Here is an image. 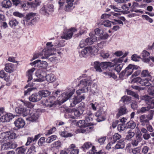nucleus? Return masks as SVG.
Returning <instances> with one entry per match:
<instances>
[{
    "label": "nucleus",
    "mask_w": 154,
    "mask_h": 154,
    "mask_svg": "<svg viewBox=\"0 0 154 154\" xmlns=\"http://www.w3.org/2000/svg\"><path fill=\"white\" fill-rule=\"evenodd\" d=\"M77 125L78 126L81 128L88 127L86 129L88 130H90L93 128L92 126L90 127L91 125H93V124L90 122H87V121H85V119L78 121Z\"/></svg>",
    "instance_id": "5"
},
{
    "label": "nucleus",
    "mask_w": 154,
    "mask_h": 154,
    "mask_svg": "<svg viewBox=\"0 0 154 154\" xmlns=\"http://www.w3.org/2000/svg\"><path fill=\"white\" fill-rule=\"evenodd\" d=\"M76 31V29L74 28H71L70 29L68 30L67 32L66 33L61 37L63 39L66 40H68L71 38L73 34V32H75Z\"/></svg>",
    "instance_id": "13"
},
{
    "label": "nucleus",
    "mask_w": 154,
    "mask_h": 154,
    "mask_svg": "<svg viewBox=\"0 0 154 154\" xmlns=\"http://www.w3.org/2000/svg\"><path fill=\"white\" fill-rule=\"evenodd\" d=\"M85 99V96L83 95L81 97L78 96H74L71 100V106L72 107H74L75 105L81 102L82 100Z\"/></svg>",
    "instance_id": "7"
},
{
    "label": "nucleus",
    "mask_w": 154,
    "mask_h": 154,
    "mask_svg": "<svg viewBox=\"0 0 154 154\" xmlns=\"http://www.w3.org/2000/svg\"><path fill=\"white\" fill-rule=\"evenodd\" d=\"M60 135L64 137H71L72 134L71 133H68L66 131H63L61 132Z\"/></svg>",
    "instance_id": "50"
},
{
    "label": "nucleus",
    "mask_w": 154,
    "mask_h": 154,
    "mask_svg": "<svg viewBox=\"0 0 154 154\" xmlns=\"http://www.w3.org/2000/svg\"><path fill=\"white\" fill-rule=\"evenodd\" d=\"M92 144L91 143L88 142L85 143L82 146V148L84 150L86 149H88L89 148L92 147Z\"/></svg>",
    "instance_id": "37"
},
{
    "label": "nucleus",
    "mask_w": 154,
    "mask_h": 154,
    "mask_svg": "<svg viewBox=\"0 0 154 154\" xmlns=\"http://www.w3.org/2000/svg\"><path fill=\"white\" fill-rule=\"evenodd\" d=\"M15 126L17 129L23 128L25 125L24 120L22 118H18L14 122Z\"/></svg>",
    "instance_id": "12"
},
{
    "label": "nucleus",
    "mask_w": 154,
    "mask_h": 154,
    "mask_svg": "<svg viewBox=\"0 0 154 154\" xmlns=\"http://www.w3.org/2000/svg\"><path fill=\"white\" fill-rule=\"evenodd\" d=\"M35 13H30L27 14L25 17V20L21 21V23L24 26L32 25L34 24L38 20V18L36 16Z\"/></svg>",
    "instance_id": "1"
},
{
    "label": "nucleus",
    "mask_w": 154,
    "mask_h": 154,
    "mask_svg": "<svg viewBox=\"0 0 154 154\" xmlns=\"http://www.w3.org/2000/svg\"><path fill=\"white\" fill-rule=\"evenodd\" d=\"M0 121L2 122H9V119L7 115L2 116L0 118Z\"/></svg>",
    "instance_id": "48"
},
{
    "label": "nucleus",
    "mask_w": 154,
    "mask_h": 154,
    "mask_svg": "<svg viewBox=\"0 0 154 154\" xmlns=\"http://www.w3.org/2000/svg\"><path fill=\"white\" fill-rule=\"evenodd\" d=\"M38 93L41 97V99L42 97L48 96L50 94V92L46 90H42L39 91Z\"/></svg>",
    "instance_id": "28"
},
{
    "label": "nucleus",
    "mask_w": 154,
    "mask_h": 154,
    "mask_svg": "<svg viewBox=\"0 0 154 154\" xmlns=\"http://www.w3.org/2000/svg\"><path fill=\"white\" fill-rule=\"evenodd\" d=\"M128 54V52H125V53L123 55L122 57H120L119 58H116L114 60V61L115 62L117 63H122L123 60V58L125 57Z\"/></svg>",
    "instance_id": "41"
},
{
    "label": "nucleus",
    "mask_w": 154,
    "mask_h": 154,
    "mask_svg": "<svg viewBox=\"0 0 154 154\" xmlns=\"http://www.w3.org/2000/svg\"><path fill=\"white\" fill-rule=\"evenodd\" d=\"M31 110L27 109L24 107V110H22L20 116H25L29 115L30 112Z\"/></svg>",
    "instance_id": "39"
},
{
    "label": "nucleus",
    "mask_w": 154,
    "mask_h": 154,
    "mask_svg": "<svg viewBox=\"0 0 154 154\" xmlns=\"http://www.w3.org/2000/svg\"><path fill=\"white\" fill-rule=\"evenodd\" d=\"M124 147V143L123 141L121 142H118L115 146V148L117 149H123Z\"/></svg>",
    "instance_id": "52"
},
{
    "label": "nucleus",
    "mask_w": 154,
    "mask_h": 154,
    "mask_svg": "<svg viewBox=\"0 0 154 154\" xmlns=\"http://www.w3.org/2000/svg\"><path fill=\"white\" fill-rule=\"evenodd\" d=\"M13 5L15 6H19L22 8L26 6V4L21 0H12Z\"/></svg>",
    "instance_id": "21"
},
{
    "label": "nucleus",
    "mask_w": 154,
    "mask_h": 154,
    "mask_svg": "<svg viewBox=\"0 0 154 154\" xmlns=\"http://www.w3.org/2000/svg\"><path fill=\"white\" fill-rule=\"evenodd\" d=\"M39 12L40 14L46 16H48L49 15L48 9L45 6H43L39 10Z\"/></svg>",
    "instance_id": "30"
},
{
    "label": "nucleus",
    "mask_w": 154,
    "mask_h": 154,
    "mask_svg": "<svg viewBox=\"0 0 154 154\" xmlns=\"http://www.w3.org/2000/svg\"><path fill=\"white\" fill-rule=\"evenodd\" d=\"M26 149L23 147L17 148L16 149V154H24Z\"/></svg>",
    "instance_id": "42"
},
{
    "label": "nucleus",
    "mask_w": 154,
    "mask_h": 154,
    "mask_svg": "<svg viewBox=\"0 0 154 154\" xmlns=\"http://www.w3.org/2000/svg\"><path fill=\"white\" fill-rule=\"evenodd\" d=\"M46 142L45 138L44 137H41L38 140V145L40 146H42L44 143Z\"/></svg>",
    "instance_id": "47"
},
{
    "label": "nucleus",
    "mask_w": 154,
    "mask_h": 154,
    "mask_svg": "<svg viewBox=\"0 0 154 154\" xmlns=\"http://www.w3.org/2000/svg\"><path fill=\"white\" fill-rule=\"evenodd\" d=\"M139 68L138 66L129 64L125 69L126 72V76H128L130 75L134 70H136Z\"/></svg>",
    "instance_id": "10"
},
{
    "label": "nucleus",
    "mask_w": 154,
    "mask_h": 154,
    "mask_svg": "<svg viewBox=\"0 0 154 154\" xmlns=\"http://www.w3.org/2000/svg\"><path fill=\"white\" fill-rule=\"evenodd\" d=\"M135 133L134 132H132L131 130H129L126 136L125 139L128 140H130L134 135Z\"/></svg>",
    "instance_id": "36"
},
{
    "label": "nucleus",
    "mask_w": 154,
    "mask_h": 154,
    "mask_svg": "<svg viewBox=\"0 0 154 154\" xmlns=\"http://www.w3.org/2000/svg\"><path fill=\"white\" fill-rule=\"evenodd\" d=\"M131 58V60L133 61H139V59L140 58V57L136 54H134L132 55Z\"/></svg>",
    "instance_id": "59"
},
{
    "label": "nucleus",
    "mask_w": 154,
    "mask_h": 154,
    "mask_svg": "<svg viewBox=\"0 0 154 154\" xmlns=\"http://www.w3.org/2000/svg\"><path fill=\"white\" fill-rule=\"evenodd\" d=\"M149 55V53L145 50H144L141 53V56L144 59L145 58Z\"/></svg>",
    "instance_id": "60"
},
{
    "label": "nucleus",
    "mask_w": 154,
    "mask_h": 154,
    "mask_svg": "<svg viewBox=\"0 0 154 154\" xmlns=\"http://www.w3.org/2000/svg\"><path fill=\"white\" fill-rule=\"evenodd\" d=\"M51 44V42H48L47 43L46 45L47 46V49L43 50L42 53L44 56L42 57V59L48 58L52 55V51H54L56 50L55 48L53 47L54 45Z\"/></svg>",
    "instance_id": "3"
},
{
    "label": "nucleus",
    "mask_w": 154,
    "mask_h": 154,
    "mask_svg": "<svg viewBox=\"0 0 154 154\" xmlns=\"http://www.w3.org/2000/svg\"><path fill=\"white\" fill-rule=\"evenodd\" d=\"M8 132V139H12L15 138L16 134L15 133L12 131H9Z\"/></svg>",
    "instance_id": "43"
},
{
    "label": "nucleus",
    "mask_w": 154,
    "mask_h": 154,
    "mask_svg": "<svg viewBox=\"0 0 154 154\" xmlns=\"http://www.w3.org/2000/svg\"><path fill=\"white\" fill-rule=\"evenodd\" d=\"M150 73L149 72L148 70H144L142 71L141 73V75L143 77H149L150 76Z\"/></svg>",
    "instance_id": "51"
},
{
    "label": "nucleus",
    "mask_w": 154,
    "mask_h": 154,
    "mask_svg": "<svg viewBox=\"0 0 154 154\" xmlns=\"http://www.w3.org/2000/svg\"><path fill=\"white\" fill-rule=\"evenodd\" d=\"M90 37L86 38L85 40L87 45H90L93 44L94 42L97 41V37L94 35L92 33L89 34Z\"/></svg>",
    "instance_id": "14"
},
{
    "label": "nucleus",
    "mask_w": 154,
    "mask_h": 154,
    "mask_svg": "<svg viewBox=\"0 0 154 154\" xmlns=\"http://www.w3.org/2000/svg\"><path fill=\"white\" fill-rule=\"evenodd\" d=\"M92 82V80L90 77H86L82 79L80 81V83L78 85L80 86L81 85H84L83 87H88L86 86L91 85Z\"/></svg>",
    "instance_id": "8"
},
{
    "label": "nucleus",
    "mask_w": 154,
    "mask_h": 154,
    "mask_svg": "<svg viewBox=\"0 0 154 154\" xmlns=\"http://www.w3.org/2000/svg\"><path fill=\"white\" fill-rule=\"evenodd\" d=\"M131 97L127 96H124L121 98V101L124 104L123 106L130 103L131 102Z\"/></svg>",
    "instance_id": "23"
},
{
    "label": "nucleus",
    "mask_w": 154,
    "mask_h": 154,
    "mask_svg": "<svg viewBox=\"0 0 154 154\" xmlns=\"http://www.w3.org/2000/svg\"><path fill=\"white\" fill-rule=\"evenodd\" d=\"M100 56L103 59H107L110 56L108 52H105L104 51H102L100 53Z\"/></svg>",
    "instance_id": "40"
},
{
    "label": "nucleus",
    "mask_w": 154,
    "mask_h": 154,
    "mask_svg": "<svg viewBox=\"0 0 154 154\" xmlns=\"http://www.w3.org/2000/svg\"><path fill=\"white\" fill-rule=\"evenodd\" d=\"M73 94L74 92L73 91L66 92L63 93L62 94L63 103L64 102L68 100Z\"/></svg>",
    "instance_id": "18"
},
{
    "label": "nucleus",
    "mask_w": 154,
    "mask_h": 154,
    "mask_svg": "<svg viewBox=\"0 0 154 154\" xmlns=\"http://www.w3.org/2000/svg\"><path fill=\"white\" fill-rule=\"evenodd\" d=\"M8 131L1 133L0 134V139L2 140H8Z\"/></svg>",
    "instance_id": "46"
},
{
    "label": "nucleus",
    "mask_w": 154,
    "mask_h": 154,
    "mask_svg": "<svg viewBox=\"0 0 154 154\" xmlns=\"http://www.w3.org/2000/svg\"><path fill=\"white\" fill-rule=\"evenodd\" d=\"M88 87H83L81 89H79L76 91V93L78 95H80L81 94L86 92L90 89Z\"/></svg>",
    "instance_id": "34"
},
{
    "label": "nucleus",
    "mask_w": 154,
    "mask_h": 154,
    "mask_svg": "<svg viewBox=\"0 0 154 154\" xmlns=\"http://www.w3.org/2000/svg\"><path fill=\"white\" fill-rule=\"evenodd\" d=\"M19 23L18 21L16 19L13 18L9 20L8 24L11 28H15Z\"/></svg>",
    "instance_id": "25"
},
{
    "label": "nucleus",
    "mask_w": 154,
    "mask_h": 154,
    "mask_svg": "<svg viewBox=\"0 0 154 154\" xmlns=\"http://www.w3.org/2000/svg\"><path fill=\"white\" fill-rule=\"evenodd\" d=\"M12 5L11 2L10 0H4L1 3L2 7L5 8H9Z\"/></svg>",
    "instance_id": "22"
},
{
    "label": "nucleus",
    "mask_w": 154,
    "mask_h": 154,
    "mask_svg": "<svg viewBox=\"0 0 154 154\" xmlns=\"http://www.w3.org/2000/svg\"><path fill=\"white\" fill-rule=\"evenodd\" d=\"M24 110V107L21 106L18 107H17L15 109V111L17 114H19L20 115L21 113L22 110Z\"/></svg>",
    "instance_id": "58"
},
{
    "label": "nucleus",
    "mask_w": 154,
    "mask_h": 154,
    "mask_svg": "<svg viewBox=\"0 0 154 154\" xmlns=\"http://www.w3.org/2000/svg\"><path fill=\"white\" fill-rule=\"evenodd\" d=\"M140 99L145 101L149 109H151L154 108V99L152 98L149 96L145 95L141 96Z\"/></svg>",
    "instance_id": "4"
},
{
    "label": "nucleus",
    "mask_w": 154,
    "mask_h": 154,
    "mask_svg": "<svg viewBox=\"0 0 154 154\" xmlns=\"http://www.w3.org/2000/svg\"><path fill=\"white\" fill-rule=\"evenodd\" d=\"M30 4L31 7L35 8L38 6H39L40 5L41 2H31Z\"/></svg>",
    "instance_id": "63"
},
{
    "label": "nucleus",
    "mask_w": 154,
    "mask_h": 154,
    "mask_svg": "<svg viewBox=\"0 0 154 154\" xmlns=\"http://www.w3.org/2000/svg\"><path fill=\"white\" fill-rule=\"evenodd\" d=\"M93 116V114L90 112L87 113L85 116V121H87V122H90L92 121Z\"/></svg>",
    "instance_id": "32"
},
{
    "label": "nucleus",
    "mask_w": 154,
    "mask_h": 154,
    "mask_svg": "<svg viewBox=\"0 0 154 154\" xmlns=\"http://www.w3.org/2000/svg\"><path fill=\"white\" fill-rule=\"evenodd\" d=\"M118 112L116 117L119 118L120 116L127 114L128 112V110L125 106H121L118 109Z\"/></svg>",
    "instance_id": "9"
},
{
    "label": "nucleus",
    "mask_w": 154,
    "mask_h": 154,
    "mask_svg": "<svg viewBox=\"0 0 154 154\" xmlns=\"http://www.w3.org/2000/svg\"><path fill=\"white\" fill-rule=\"evenodd\" d=\"M35 68H32L31 69L28 70L27 73V76L28 77V80L27 81V82H29L32 80V74L33 72L35 70Z\"/></svg>",
    "instance_id": "29"
},
{
    "label": "nucleus",
    "mask_w": 154,
    "mask_h": 154,
    "mask_svg": "<svg viewBox=\"0 0 154 154\" xmlns=\"http://www.w3.org/2000/svg\"><path fill=\"white\" fill-rule=\"evenodd\" d=\"M139 121L140 125L143 126H145L149 124L147 115H143L140 116L139 118Z\"/></svg>",
    "instance_id": "16"
},
{
    "label": "nucleus",
    "mask_w": 154,
    "mask_h": 154,
    "mask_svg": "<svg viewBox=\"0 0 154 154\" xmlns=\"http://www.w3.org/2000/svg\"><path fill=\"white\" fill-rule=\"evenodd\" d=\"M46 7L47 8L48 11H49L52 12L54 11V6L53 5L51 4H48L47 6Z\"/></svg>",
    "instance_id": "62"
},
{
    "label": "nucleus",
    "mask_w": 154,
    "mask_h": 154,
    "mask_svg": "<svg viewBox=\"0 0 154 154\" xmlns=\"http://www.w3.org/2000/svg\"><path fill=\"white\" fill-rule=\"evenodd\" d=\"M53 97H50L49 98L44 99L41 101V103L44 106L49 108L54 106V101L53 100Z\"/></svg>",
    "instance_id": "6"
},
{
    "label": "nucleus",
    "mask_w": 154,
    "mask_h": 154,
    "mask_svg": "<svg viewBox=\"0 0 154 154\" xmlns=\"http://www.w3.org/2000/svg\"><path fill=\"white\" fill-rule=\"evenodd\" d=\"M30 116L27 118L26 120L32 122L36 121L39 117L38 113L37 112H34L32 114H30Z\"/></svg>",
    "instance_id": "20"
},
{
    "label": "nucleus",
    "mask_w": 154,
    "mask_h": 154,
    "mask_svg": "<svg viewBox=\"0 0 154 154\" xmlns=\"http://www.w3.org/2000/svg\"><path fill=\"white\" fill-rule=\"evenodd\" d=\"M126 127L127 128L133 129L136 127V123L133 121H130L127 123Z\"/></svg>",
    "instance_id": "33"
},
{
    "label": "nucleus",
    "mask_w": 154,
    "mask_h": 154,
    "mask_svg": "<svg viewBox=\"0 0 154 154\" xmlns=\"http://www.w3.org/2000/svg\"><path fill=\"white\" fill-rule=\"evenodd\" d=\"M85 103L83 102L81 103L78 107V109L83 112L85 109Z\"/></svg>",
    "instance_id": "55"
},
{
    "label": "nucleus",
    "mask_w": 154,
    "mask_h": 154,
    "mask_svg": "<svg viewBox=\"0 0 154 154\" xmlns=\"http://www.w3.org/2000/svg\"><path fill=\"white\" fill-rule=\"evenodd\" d=\"M61 143L59 140L55 142L52 144L53 147H55L57 149H59L61 147Z\"/></svg>",
    "instance_id": "53"
},
{
    "label": "nucleus",
    "mask_w": 154,
    "mask_h": 154,
    "mask_svg": "<svg viewBox=\"0 0 154 154\" xmlns=\"http://www.w3.org/2000/svg\"><path fill=\"white\" fill-rule=\"evenodd\" d=\"M94 32L96 35L99 36L103 35L104 32L103 30L100 28H97L95 29Z\"/></svg>",
    "instance_id": "45"
},
{
    "label": "nucleus",
    "mask_w": 154,
    "mask_h": 154,
    "mask_svg": "<svg viewBox=\"0 0 154 154\" xmlns=\"http://www.w3.org/2000/svg\"><path fill=\"white\" fill-rule=\"evenodd\" d=\"M101 68L103 69H105L109 67H112L114 65L113 63L109 62H101Z\"/></svg>",
    "instance_id": "26"
},
{
    "label": "nucleus",
    "mask_w": 154,
    "mask_h": 154,
    "mask_svg": "<svg viewBox=\"0 0 154 154\" xmlns=\"http://www.w3.org/2000/svg\"><path fill=\"white\" fill-rule=\"evenodd\" d=\"M29 100L33 102L38 101L41 100V97L38 93L32 94L29 98Z\"/></svg>",
    "instance_id": "17"
},
{
    "label": "nucleus",
    "mask_w": 154,
    "mask_h": 154,
    "mask_svg": "<svg viewBox=\"0 0 154 154\" xmlns=\"http://www.w3.org/2000/svg\"><path fill=\"white\" fill-rule=\"evenodd\" d=\"M46 79L48 82L52 83L56 80V78L53 74L51 73L47 75L46 76Z\"/></svg>",
    "instance_id": "27"
},
{
    "label": "nucleus",
    "mask_w": 154,
    "mask_h": 154,
    "mask_svg": "<svg viewBox=\"0 0 154 154\" xmlns=\"http://www.w3.org/2000/svg\"><path fill=\"white\" fill-rule=\"evenodd\" d=\"M98 50L94 47L88 46L79 51V56L80 57H86L89 55L91 56L97 54Z\"/></svg>",
    "instance_id": "2"
},
{
    "label": "nucleus",
    "mask_w": 154,
    "mask_h": 154,
    "mask_svg": "<svg viewBox=\"0 0 154 154\" xmlns=\"http://www.w3.org/2000/svg\"><path fill=\"white\" fill-rule=\"evenodd\" d=\"M126 91L128 94L132 96L136 99H139V95L137 93L131 91V90L128 89H127Z\"/></svg>",
    "instance_id": "35"
},
{
    "label": "nucleus",
    "mask_w": 154,
    "mask_h": 154,
    "mask_svg": "<svg viewBox=\"0 0 154 154\" xmlns=\"http://www.w3.org/2000/svg\"><path fill=\"white\" fill-rule=\"evenodd\" d=\"M104 112L103 111L102 109H100L95 113V116L97 117L96 119L97 121L98 122H100L105 120L103 114Z\"/></svg>",
    "instance_id": "15"
},
{
    "label": "nucleus",
    "mask_w": 154,
    "mask_h": 154,
    "mask_svg": "<svg viewBox=\"0 0 154 154\" xmlns=\"http://www.w3.org/2000/svg\"><path fill=\"white\" fill-rule=\"evenodd\" d=\"M74 8V7H73L72 6H70L67 5H65V10L66 11L70 12Z\"/></svg>",
    "instance_id": "61"
},
{
    "label": "nucleus",
    "mask_w": 154,
    "mask_h": 154,
    "mask_svg": "<svg viewBox=\"0 0 154 154\" xmlns=\"http://www.w3.org/2000/svg\"><path fill=\"white\" fill-rule=\"evenodd\" d=\"M142 18H144L146 20L148 21L150 23H152L153 22L152 19L147 15H142Z\"/></svg>",
    "instance_id": "64"
},
{
    "label": "nucleus",
    "mask_w": 154,
    "mask_h": 154,
    "mask_svg": "<svg viewBox=\"0 0 154 154\" xmlns=\"http://www.w3.org/2000/svg\"><path fill=\"white\" fill-rule=\"evenodd\" d=\"M102 25L106 27H110L111 26V22L106 20L103 22Z\"/></svg>",
    "instance_id": "56"
},
{
    "label": "nucleus",
    "mask_w": 154,
    "mask_h": 154,
    "mask_svg": "<svg viewBox=\"0 0 154 154\" xmlns=\"http://www.w3.org/2000/svg\"><path fill=\"white\" fill-rule=\"evenodd\" d=\"M30 65L32 66L34 65L37 66L39 67L45 68L48 66L47 63L46 61H42L39 60H36L33 62L31 63Z\"/></svg>",
    "instance_id": "11"
},
{
    "label": "nucleus",
    "mask_w": 154,
    "mask_h": 154,
    "mask_svg": "<svg viewBox=\"0 0 154 154\" xmlns=\"http://www.w3.org/2000/svg\"><path fill=\"white\" fill-rule=\"evenodd\" d=\"M121 137V136L118 133H115L112 137L113 141L115 142L118 140L120 139Z\"/></svg>",
    "instance_id": "49"
},
{
    "label": "nucleus",
    "mask_w": 154,
    "mask_h": 154,
    "mask_svg": "<svg viewBox=\"0 0 154 154\" xmlns=\"http://www.w3.org/2000/svg\"><path fill=\"white\" fill-rule=\"evenodd\" d=\"M14 64L11 63H7L5 65V70L8 72L11 73L14 70Z\"/></svg>",
    "instance_id": "19"
},
{
    "label": "nucleus",
    "mask_w": 154,
    "mask_h": 154,
    "mask_svg": "<svg viewBox=\"0 0 154 154\" xmlns=\"http://www.w3.org/2000/svg\"><path fill=\"white\" fill-rule=\"evenodd\" d=\"M93 65L94 68L97 72H102L101 63L97 61L94 62Z\"/></svg>",
    "instance_id": "24"
},
{
    "label": "nucleus",
    "mask_w": 154,
    "mask_h": 154,
    "mask_svg": "<svg viewBox=\"0 0 154 154\" xmlns=\"http://www.w3.org/2000/svg\"><path fill=\"white\" fill-rule=\"evenodd\" d=\"M2 149L6 150L10 149L9 142H7L3 144L2 146Z\"/></svg>",
    "instance_id": "54"
},
{
    "label": "nucleus",
    "mask_w": 154,
    "mask_h": 154,
    "mask_svg": "<svg viewBox=\"0 0 154 154\" xmlns=\"http://www.w3.org/2000/svg\"><path fill=\"white\" fill-rule=\"evenodd\" d=\"M103 74L106 76L110 78H112L114 79H116L117 78L115 74L111 72L106 71L103 72Z\"/></svg>",
    "instance_id": "31"
},
{
    "label": "nucleus",
    "mask_w": 154,
    "mask_h": 154,
    "mask_svg": "<svg viewBox=\"0 0 154 154\" xmlns=\"http://www.w3.org/2000/svg\"><path fill=\"white\" fill-rule=\"evenodd\" d=\"M73 112L75 116L77 117H79L83 113V112L80 110L75 109H73Z\"/></svg>",
    "instance_id": "44"
},
{
    "label": "nucleus",
    "mask_w": 154,
    "mask_h": 154,
    "mask_svg": "<svg viewBox=\"0 0 154 154\" xmlns=\"http://www.w3.org/2000/svg\"><path fill=\"white\" fill-rule=\"evenodd\" d=\"M125 128V125L123 124H119L118 125L117 129L118 131H124Z\"/></svg>",
    "instance_id": "57"
},
{
    "label": "nucleus",
    "mask_w": 154,
    "mask_h": 154,
    "mask_svg": "<svg viewBox=\"0 0 154 154\" xmlns=\"http://www.w3.org/2000/svg\"><path fill=\"white\" fill-rule=\"evenodd\" d=\"M114 62L116 63V62ZM116 63V64H113L114 65L113 66L114 67L115 70L118 72H119L121 70L123 67V65L120 64H117V63Z\"/></svg>",
    "instance_id": "38"
}]
</instances>
